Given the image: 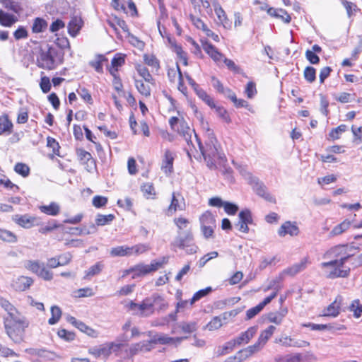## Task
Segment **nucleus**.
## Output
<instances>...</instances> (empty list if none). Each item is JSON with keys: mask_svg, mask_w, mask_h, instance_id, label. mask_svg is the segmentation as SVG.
Returning a JSON list of instances; mask_svg holds the SVG:
<instances>
[{"mask_svg": "<svg viewBox=\"0 0 362 362\" xmlns=\"http://www.w3.org/2000/svg\"><path fill=\"white\" fill-rule=\"evenodd\" d=\"M195 137L201 153L209 168H216L217 163H221L226 160L225 155L221 151L218 142L211 129L207 128L206 129V139L204 145L202 144L196 134Z\"/></svg>", "mask_w": 362, "mask_h": 362, "instance_id": "f257e3e1", "label": "nucleus"}, {"mask_svg": "<svg viewBox=\"0 0 362 362\" xmlns=\"http://www.w3.org/2000/svg\"><path fill=\"white\" fill-rule=\"evenodd\" d=\"M320 267L323 269L326 277L332 279L346 277L350 272V267L345 266L344 264H339L338 262L333 260L322 262Z\"/></svg>", "mask_w": 362, "mask_h": 362, "instance_id": "f03ea898", "label": "nucleus"}, {"mask_svg": "<svg viewBox=\"0 0 362 362\" xmlns=\"http://www.w3.org/2000/svg\"><path fill=\"white\" fill-rule=\"evenodd\" d=\"M351 247L347 245H338L331 247L323 255L324 259H330L337 261L339 264L345 262L352 257Z\"/></svg>", "mask_w": 362, "mask_h": 362, "instance_id": "7ed1b4c3", "label": "nucleus"}, {"mask_svg": "<svg viewBox=\"0 0 362 362\" xmlns=\"http://www.w3.org/2000/svg\"><path fill=\"white\" fill-rule=\"evenodd\" d=\"M168 262V257H163L160 259L153 260L150 264H144L143 263L138 264L132 267L134 271L133 279L147 275L151 272H156Z\"/></svg>", "mask_w": 362, "mask_h": 362, "instance_id": "20e7f679", "label": "nucleus"}, {"mask_svg": "<svg viewBox=\"0 0 362 362\" xmlns=\"http://www.w3.org/2000/svg\"><path fill=\"white\" fill-rule=\"evenodd\" d=\"M153 300L151 296L146 298L140 303H136L131 301L129 304V309L132 312L133 315L141 317H148L152 315L155 312L153 305Z\"/></svg>", "mask_w": 362, "mask_h": 362, "instance_id": "39448f33", "label": "nucleus"}, {"mask_svg": "<svg viewBox=\"0 0 362 362\" xmlns=\"http://www.w3.org/2000/svg\"><path fill=\"white\" fill-rule=\"evenodd\" d=\"M57 55L55 49L49 47L47 49H41L37 58V66L40 68L52 70L56 67L54 57Z\"/></svg>", "mask_w": 362, "mask_h": 362, "instance_id": "423d86ee", "label": "nucleus"}, {"mask_svg": "<svg viewBox=\"0 0 362 362\" xmlns=\"http://www.w3.org/2000/svg\"><path fill=\"white\" fill-rule=\"evenodd\" d=\"M4 328L11 329V325L18 324L22 327H28L29 321L17 309L4 317Z\"/></svg>", "mask_w": 362, "mask_h": 362, "instance_id": "0eeeda50", "label": "nucleus"}, {"mask_svg": "<svg viewBox=\"0 0 362 362\" xmlns=\"http://www.w3.org/2000/svg\"><path fill=\"white\" fill-rule=\"evenodd\" d=\"M28 327H22L18 324L11 325V329L4 328L8 337L16 344L21 343L24 339L25 331Z\"/></svg>", "mask_w": 362, "mask_h": 362, "instance_id": "6e6552de", "label": "nucleus"}, {"mask_svg": "<svg viewBox=\"0 0 362 362\" xmlns=\"http://www.w3.org/2000/svg\"><path fill=\"white\" fill-rule=\"evenodd\" d=\"M190 242H193V235L191 231H185L182 233H178V235L171 243V249L176 250V248L185 249Z\"/></svg>", "mask_w": 362, "mask_h": 362, "instance_id": "1a4fd4ad", "label": "nucleus"}, {"mask_svg": "<svg viewBox=\"0 0 362 362\" xmlns=\"http://www.w3.org/2000/svg\"><path fill=\"white\" fill-rule=\"evenodd\" d=\"M250 185L258 196L262 197L269 202H276V199L269 192H268L266 186L260 182L258 178L252 180Z\"/></svg>", "mask_w": 362, "mask_h": 362, "instance_id": "9d476101", "label": "nucleus"}, {"mask_svg": "<svg viewBox=\"0 0 362 362\" xmlns=\"http://www.w3.org/2000/svg\"><path fill=\"white\" fill-rule=\"evenodd\" d=\"M12 220L24 228H30L34 226H37V218L31 216L28 214L19 215L16 214L12 216Z\"/></svg>", "mask_w": 362, "mask_h": 362, "instance_id": "9b49d317", "label": "nucleus"}, {"mask_svg": "<svg viewBox=\"0 0 362 362\" xmlns=\"http://www.w3.org/2000/svg\"><path fill=\"white\" fill-rule=\"evenodd\" d=\"M257 326L250 327L245 332H241L238 337L233 338L236 346L248 344L257 334Z\"/></svg>", "mask_w": 362, "mask_h": 362, "instance_id": "f8f14e48", "label": "nucleus"}, {"mask_svg": "<svg viewBox=\"0 0 362 362\" xmlns=\"http://www.w3.org/2000/svg\"><path fill=\"white\" fill-rule=\"evenodd\" d=\"M308 264V259L305 257L300 262L296 263L292 266L285 269L281 274L280 278H284L286 275L294 276L301 271L304 270Z\"/></svg>", "mask_w": 362, "mask_h": 362, "instance_id": "ddd939ff", "label": "nucleus"}, {"mask_svg": "<svg viewBox=\"0 0 362 362\" xmlns=\"http://www.w3.org/2000/svg\"><path fill=\"white\" fill-rule=\"evenodd\" d=\"M185 199L180 194H176L173 193L171 203L168 209V214L169 215L173 214L177 210H185Z\"/></svg>", "mask_w": 362, "mask_h": 362, "instance_id": "4468645a", "label": "nucleus"}, {"mask_svg": "<svg viewBox=\"0 0 362 362\" xmlns=\"http://www.w3.org/2000/svg\"><path fill=\"white\" fill-rule=\"evenodd\" d=\"M33 284L32 278L21 276L13 281L12 287L17 291H24Z\"/></svg>", "mask_w": 362, "mask_h": 362, "instance_id": "2eb2a0df", "label": "nucleus"}, {"mask_svg": "<svg viewBox=\"0 0 362 362\" xmlns=\"http://www.w3.org/2000/svg\"><path fill=\"white\" fill-rule=\"evenodd\" d=\"M342 300V297L338 296L333 303H332L329 306L324 309L322 315L337 317L339 314Z\"/></svg>", "mask_w": 362, "mask_h": 362, "instance_id": "dca6fc26", "label": "nucleus"}, {"mask_svg": "<svg viewBox=\"0 0 362 362\" xmlns=\"http://www.w3.org/2000/svg\"><path fill=\"white\" fill-rule=\"evenodd\" d=\"M203 49L210 56V57L216 63L221 62L224 55L211 43L207 41L202 42Z\"/></svg>", "mask_w": 362, "mask_h": 362, "instance_id": "f3484780", "label": "nucleus"}, {"mask_svg": "<svg viewBox=\"0 0 362 362\" xmlns=\"http://www.w3.org/2000/svg\"><path fill=\"white\" fill-rule=\"evenodd\" d=\"M213 6L214 8L215 13L218 18L219 23L225 28H230V22L228 20L226 12L218 4V1H215L213 2Z\"/></svg>", "mask_w": 362, "mask_h": 362, "instance_id": "a211bd4d", "label": "nucleus"}, {"mask_svg": "<svg viewBox=\"0 0 362 362\" xmlns=\"http://www.w3.org/2000/svg\"><path fill=\"white\" fill-rule=\"evenodd\" d=\"M298 233V227L296 225V223H293L290 221H286L282 224L278 231V233L281 237H284L287 234L290 235L291 236H295L297 235Z\"/></svg>", "mask_w": 362, "mask_h": 362, "instance_id": "6ab92c4d", "label": "nucleus"}, {"mask_svg": "<svg viewBox=\"0 0 362 362\" xmlns=\"http://www.w3.org/2000/svg\"><path fill=\"white\" fill-rule=\"evenodd\" d=\"M173 153L170 151L166 150L165 151L164 158L161 166L162 170L166 175H168L173 172Z\"/></svg>", "mask_w": 362, "mask_h": 362, "instance_id": "aec40b11", "label": "nucleus"}, {"mask_svg": "<svg viewBox=\"0 0 362 362\" xmlns=\"http://www.w3.org/2000/svg\"><path fill=\"white\" fill-rule=\"evenodd\" d=\"M288 313L286 308H281L278 312H271L267 315V320L269 322L279 325L282 323L284 317Z\"/></svg>", "mask_w": 362, "mask_h": 362, "instance_id": "412c9836", "label": "nucleus"}, {"mask_svg": "<svg viewBox=\"0 0 362 362\" xmlns=\"http://www.w3.org/2000/svg\"><path fill=\"white\" fill-rule=\"evenodd\" d=\"M119 349L120 344L112 342L105 344L100 348L98 349L97 350H95V352L94 354L97 356H108L112 353V351H116Z\"/></svg>", "mask_w": 362, "mask_h": 362, "instance_id": "4be33fe9", "label": "nucleus"}, {"mask_svg": "<svg viewBox=\"0 0 362 362\" xmlns=\"http://www.w3.org/2000/svg\"><path fill=\"white\" fill-rule=\"evenodd\" d=\"M267 13L276 18L281 19L285 23H289L291 21V18L289 14L284 9L269 8L267 10Z\"/></svg>", "mask_w": 362, "mask_h": 362, "instance_id": "5701e85b", "label": "nucleus"}, {"mask_svg": "<svg viewBox=\"0 0 362 362\" xmlns=\"http://www.w3.org/2000/svg\"><path fill=\"white\" fill-rule=\"evenodd\" d=\"M39 209L43 214L49 216H55L60 212V206L57 202H51L49 205H42L39 206Z\"/></svg>", "mask_w": 362, "mask_h": 362, "instance_id": "b1692460", "label": "nucleus"}, {"mask_svg": "<svg viewBox=\"0 0 362 362\" xmlns=\"http://www.w3.org/2000/svg\"><path fill=\"white\" fill-rule=\"evenodd\" d=\"M237 346L233 339L230 341L226 342L222 346H218L215 349V354L216 356H221L226 355L230 352H231L235 347Z\"/></svg>", "mask_w": 362, "mask_h": 362, "instance_id": "393cba45", "label": "nucleus"}, {"mask_svg": "<svg viewBox=\"0 0 362 362\" xmlns=\"http://www.w3.org/2000/svg\"><path fill=\"white\" fill-rule=\"evenodd\" d=\"M177 131L179 134L184 137L185 140L187 142V144L192 142L191 135L192 133L194 132L189 128V127L184 120H182L179 122Z\"/></svg>", "mask_w": 362, "mask_h": 362, "instance_id": "a878e982", "label": "nucleus"}, {"mask_svg": "<svg viewBox=\"0 0 362 362\" xmlns=\"http://www.w3.org/2000/svg\"><path fill=\"white\" fill-rule=\"evenodd\" d=\"M276 330V327L269 325L267 329L262 330L258 337L257 341L262 346H264Z\"/></svg>", "mask_w": 362, "mask_h": 362, "instance_id": "bb28decb", "label": "nucleus"}, {"mask_svg": "<svg viewBox=\"0 0 362 362\" xmlns=\"http://www.w3.org/2000/svg\"><path fill=\"white\" fill-rule=\"evenodd\" d=\"M82 27V21L81 19L74 18L71 19L68 25V32L72 37L76 36Z\"/></svg>", "mask_w": 362, "mask_h": 362, "instance_id": "cd10ccee", "label": "nucleus"}, {"mask_svg": "<svg viewBox=\"0 0 362 362\" xmlns=\"http://www.w3.org/2000/svg\"><path fill=\"white\" fill-rule=\"evenodd\" d=\"M187 339V337H170L166 335H163L156 340L161 344H175V346L180 344L184 339Z\"/></svg>", "mask_w": 362, "mask_h": 362, "instance_id": "c85d7f7f", "label": "nucleus"}, {"mask_svg": "<svg viewBox=\"0 0 362 362\" xmlns=\"http://www.w3.org/2000/svg\"><path fill=\"white\" fill-rule=\"evenodd\" d=\"M17 21L16 17L0 10V24L3 26L10 27Z\"/></svg>", "mask_w": 362, "mask_h": 362, "instance_id": "c756f323", "label": "nucleus"}, {"mask_svg": "<svg viewBox=\"0 0 362 362\" xmlns=\"http://www.w3.org/2000/svg\"><path fill=\"white\" fill-rule=\"evenodd\" d=\"M13 124L8 116L0 117V135L3 134H9L11 133Z\"/></svg>", "mask_w": 362, "mask_h": 362, "instance_id": "7c9ffc66", "label": "nucleus"}, {"mask_svg": "<svg viewBox=\"0 0 362 362\" xmlns=\"http://www.w3.org/2000/svg\"><path fill=\"white\" fill-rule=\"evenodd\" d=\"M47 27L45 20L41 18H36L32 25V31L34 33H40L44 32Z\"/></svg>", "mask_w": 362, "mask_h": 362, "instance_id": "2f4dec72", "label": "nucleus"}, {"mask_svg": "<svg viewBox=\"0 0 362 362\" xmlns=\"http://www.w3.org/2000/svg\"><path fill=\"white\" fill-rule=\"evenodd\" d=\"M201 226H216V220L214 215L209 211H205L199 218Z\"/></svg>", "mask_w": 362, "mask_h": 362, "instance_id": "473e14b6", "label": "nucleus"}, {"mask_svg": "<svg viewBox=\"0 0 362 362\" xmlns=\"http://www.w3.org/2000/svg\"><path fill=\"white\" fill-rule=\"evenodd\" d=\"M351 226V222L348 220H345L341 223L337 225L333 228L332 231L330 232V235L332 236L339 235L346 230H347Z\"/></svg>", "mask_w": 362, "mask_h": 362, "instance_id": "72a5a7b5", "label": "nucleus"}, {"mask_svg": "<svg viewBox=\"0 0 362 362\" xmlns=\"http://www.w3.org/2000/svg\"><path fill=\"white\" fill-rule=\"evenodd\" d=\"M110 254L112 257L130 256L129 248L126 245L112 247L110 251Z\"/></svg>", "mask_w": 362, "mask_h": 362, "instance_id": "f704fd0d", "label": "nucleus"}, {"mask_svg": "<svg viewBox=\"0 0 362 362\" xmlns=\"http://www.w3.org/2000/svg\"><path fill=\"white\" fill-rule=\"evenodd\" d=\"M134 83L138 91L145 97H148L151 95V88L148 84L144 82L142 80L135 79Z\"/></svg>", "mask_w": 362, "mask_h": 362, "instance_id": "c9c22d12", "label": "nucleus"}, {"mask_svg": "<svg viewBox=\"0 0 362 362\" xmlns=\"http://www.w3.org/2000/svg\"><path fill=\"white\" fill-rule=\"evenodd\" d=\"M44 263L37 260H28L25 263V267L35 274H38Z\"/></svg>", "mask_w": 362, "mask_h": 362, "instance_id": "e433bc0d", "label": "nucleus"}, {"mask_svg": "<svg viewBox=\"0 0 362 362\" xmlns=\"http://www.w3.org/2000/svg\"><path fill=\"white\" fill-rule=\"evenodd\" d=\"M195 92L198 97L206 103L210 107H216L215 103L203 89L200 88H195Z\"/></svg>", "mask_w": 362, "mask_h": 362, "instance_id": "4c0bfd02", "label": "nucleus"}, {"mask_svg": "<svg viewBox=\"0 0 362 362\" xmlns=\"http://www.w3.org/2000/svg\"><path fill=\"white\" fill-rule=\"evenodd\" d=\"M168 76L170 81H175L177 78L179 83L182 86V75L178 64L176 65V69H169L168 71Z\"/></svg>", "mask_w": 362, "mask_h": 362, "instance_id": "58836bf2", "label": "nucleus"}, {"mask_svg": "<svg viewBox=\"0 0 362 362\" xmlns=\"http://www.w3.org/2000/svg\"><path fill=\"white\" fill-rule=\"evenodd\" d=\"M0 239L11 243H14L17 241V237L13 233L3 228H0Z\"/></svg>", "mask_w": 362, "mask_h": 362, "instance_id": "ea45409f", "label": "nucleus"}, {"mask_svg": "<svg viewBox=\"0 0 362 362\" xmlns=\"http://www.w3.org/2000/svg\"><path fill=\"white\" fill-rule=\"evenodd\" d=\"M179 327L183 332L188 334L195 332L198 328L197 322L195 321L182 322Z\"/></svg>", "mask_w": 362, "mask_h": 362, "instance_id": "a19ab883", "label": "nucleus"}, {"mask_svg": "<svg viewBox=\"0 0 362 362\" xmlns=\"http://www.w3.org/2000/svg\"><path fill=\"white\" fill-rule=\"evenodd\" d=\"M129 248L130 256L133 255H139L150 250V247L147 244H137L132 247H129Z\"/></svg>", "mask_w": 362, "mask_h": 362, "instance_id": "79ce46f5", "label": "nucleus"}, {"mask_svg": "<svg viewBox=\"0 0 362 362\" xmlns=\"http://www.w3.org/2000/svg\"><path fill=\"white\" fill-rule=\"evenodd\" d=\"M115 218L113 214L103 215L98 214L95 218V223L98 226H103L110 223Z\"/></svg>", "mask_w": 362, "mask_h": 362, "instance_id": "37998d69", "label": "nucleus"}, {"mask_svg": "<svg viewBox=\"0 0 362 362\" xmlns=\"http://www.w3.org/2000/svg\"><path fill=\"white\" fill-rule=\"evenodd\" d=\"M104 268V264L101 262H98L94 265L91 266L86 272L84 278H88L97 275L101 272Z\"/></svg>", "mask_w": 362, "mask_h": 362, "instance_id": "c03bdc74", "label": "nucleus"}, {"mask_svg": "<svg viewBox=\"0 0 362 362\" xmlns=\"http://www.w3.org/2000/svg\"><path fill=\"white\" fill-rule=\"evenodd\" d=\"M107 61V59L103 55H97L95 60L90 62V65L95 69L98 73H103V62Z\"/></svg>", "mask_w": 362, "mask_h": 362, "instance_id": "a18cd8bd", "label": "nucleus"}, {"mask_svg": "<svg viewBox=\"0 0 362 362\" xmlns=\"http://www.w3.org/2000/svg\"><path fill=\"white\" fill-rule=\"evenodd\" d=\"M212 288L211 287L209 286L206 287L204 289H201L198 291H197L192 298L190 299L189 305H192L196 301L200 300L201 298H204V296H207L210 292H211Z\"/></svg>", "mask_w": 362, "mask_h": 362, "instance_id": "49530a36", "label": "nucleus"}, {"mask_svg": "<svg viewBox=\"0 0 362 362\" xmlns=\"http://www.w3.org/2000/svg\"><path fill=\"white\" fill-rule=\"evenodd\" d=\"M52 317L49 319L48 322L49 325L56 324L62 316V310L59 307L54 305L51 307Z\"/></svg>", "mask_w": 362, "mask_h": 362, "instance_id": "de8ad7c7", "label": "nucleus"}, {"mask_svg": "<svg viewBox=\"0 0 362 362\" xmlns=\"http://www.w3.org/2000/svg\"><path fill=\"white\" fill-rule=\"evenodd\" d=\"M136 70L139 76L144 78L145 82L153 83V78L147 68L143 66H139Z\"/></svg>", "mask_w": 362, "mask_h": 362, "instance_id": "09e8293b", "label": "nucleus"}, {"mask_svg": "<svg viewBox=\"0 0 362 362\" xmlns=\"http://www.w3.org/2000/svg\"><path fill=\"white\" fill-rule=\"evenodd\" d=\"M153 305H157L159 310H165L168 307V303L159 295H153L151 296Z\"/></svg>", "mask_w": 362, "mask_h": 362, "instance_id": "8fccbe9b", "label": "nucleus"}, {"mask_svg": "<svg viewBox=\"0 0 362 362\" xmlns=\"http://www.w3.org/2000/svg\"><path fill=\"white\" fill-rule=\"evenodd\" d=\"M347 129V127L345 124H341L337 127L332 129L329 134V136L332 140H336L339 139L340 135L346 132Z\"/></svg>", "mask_w": 362, "mask_h": 362, "instance_id": "3c124183", "label": "nucleus"}, {"mask_svg": "<svg viewBox=\"0 0 362 362\" xmlns=\"http://www.w3.org/2000/svg\"><path fill=\"white\" fill-rule=\"evenodd\" d=\"M141 189L144 195L146 198L153 197L156 194V191H155L154 187L152 183H150V182L144 183L141 187Z\"/></svg>", "mask_w": 362, "mask_h": 362, "instance_id": "603ef678", "label": "nucleus"}, {"mask_svg": "<svg viewBox=\"0 0 362 362\" xmlns=\"http://www.w3.org/2000/svg\"><path fill=\"white\" fill-rule=\"evenodd\" d=\"M0 2L6 8L16 13L21 10V6L16 0H0Z\"/></svg>", "mask_w": 362, "mask_h": 362, "instance_id": "864d4df0", "label": "nucleus"}, {"mask_svg": "<svg viewBox=\"0 0 362 362\" xmlns=\"http://www.w3.org/2000/svg\"><path fill=\"white\" fill-rule=\"evenodd\" d=\"M14 170L16 171V173L22 175L24 177L28 176L30 173L29 167L26 164L22 163H18L17 164H16L14 167Z\"/></svg>", "mask_w": 362, "mask_h": 362, "instance_id": "5fc2aeb1", "label": "nucleus"}, {"mask_svg": "<svg viewBox=\"0 0 362 362\" xmlns=\"http://www.w3.org/2000/svg\"><path fill=\"white\" fill-rule=\"evenodd\" d=\"M222 325L221 317L216 316L206 325V328L210 331H214L218 329Z\"/></svg>", "mask_w": 362, "mask_h": 362, "instance_id": "6e6d98bb", "label": "nucleus"}, {"mask_svg": "<svg viewBox=\"0 0 362 362\" xmlns=\"http://www.w3.org/2000/svg\"><path fill=\"white\" fill-rule=\"evenodd\" d=\"M238 219L242 221V222L247 224V226L248 224L252 223V217L251 212L249 209H245L241 211L239 213Z\"/></svg>", "mask_w": 362, "mask_h": 362, "instance_id": "4d7b16f0", "label": "nucleus"}, {"mask_svg": "<svg viewBox=\"0 0 362 362\" xmlns=\"http://www.w3.org/2000/svg\"><path fill=\"white\" fill-rule=\"evenodd\" d=\"M276 344H281L285 347H292L293 338L286 334H282L280 337L276 338L274 340Z\"/></svg>", "mask_w": 362, "mask_h": 362, "instance_id": "13d9d810", "label": "nucleus"}, {"mask_svg": "<svg viewBox=\"0 0 362 362\" xmlns=\"http://www.w3.org/2000/svg\"><path fill=\"white\" fill-rule=\"evenodd\" d=\"M77 155L81 161L87 163L90 162V164H94V160L92 158L91 154L89 152L83 149H79L77 151Z\"/></svg>", "mask_w": 362, "mask_h": 362, "instance_id": "bf43d9fd", "label": "nucleus"}, {"mask_svg": "<svg viewBox=\"0 0 362 362\" xmlns=\"http://www.w3.org/2000/svg\"><path fill=\"white\" fill-rule=\"evenodd\" d=\"M315 69L312 66H307L304 70V77L310 83H312L315 80Z\"/></svg>", "mask_w": 362, "mask_h": 362, "instance_id": "052dcab7", "label": "nucleus"}, {"mask_svg": "<svg viewBox=\"0 0 362 362\" xmlns=\"http://www.w3.org/2000/svg\"><path fill=\"white\" fill-rule=\"evenodd\" d=\"M74 230L78 231L77 233L78 235H89L96 233L97 228L94 224L92 223L91 225H90L88 228L83 227L82 228H80L76 227Z\"/></svg>", "mask_w": 362, "mask_h": 362, "instance_id": "680f3d73", "label": "nucleus"}, {"mask_svg": "<svg viewBox=\"0 0 362 362\" xmlns=\"http://www.w3.org/2000/svg\"><path fill=\"white\" fill-rule=\"evenodd\" d=\"M350 310L354 312V316L359 317L362 314V305L358 300H354L350 305Z\"/></svg>", "mask_w": 362, "mask_h": 362, "instance_id": "e2e57ef3", "label": "nucleus"}, {"mask_svg": "<svg viewBox=\"0 0 362 362\" xmlns=\"http://www.w3.org/2000/svg\"><path fill=\"white\" fill-rule=\"evenodd\" d=\"M262 310H263V308H262V305H260L259 304L257 305L256 306H255L252 308H250L246 312V318L245 319L247 320H249L254 318Z\"/></svg>", "mask_w": 362, "mask_h": 362, "instance_id": "0e129e2a", "label": "nucleus"}, {"mask_svg": "<svg viewBox=\"0 0 362 362\" xmlns=\"http://www.w3.org/2000/svg\"><path fill=\"white\" fill-rule=\"evenodd\" d=\"M107 203V198L103 196H95L93 198L92 204L96 208L105 206Z\"/></svg>", "mask_w": 362, "mask_h": 362, "instance_id": "69168bd1", "label": "nucleus"}, {"mask_svg": "<svg viewBox=\"0 0 362 362\" xmlns=\"http://www.w3.org/2000/svg\"><path fill=\"white\" fill-rule=\"evenodd\" d=\"M337 180V177L336 175L332 174L326 175L323 177H320L317 179V182L321 186H323L325 185H329L330 183L336 182Z\"/></svg>", "mask_w": 362, "mask_h": 362, "instance_id": "338daca9", "label": "nucleus"}, {"mask_svg": "<svg viewBox=\"0 0 362 362\" xmlns=\"http://www.w3.org/2000/svg\"><path fill=\"white\" fill-rule=\"evenodd\" d=\"M223 207L228 215H235L238 210V206L236 204L228 202H225Z\"/></svg>", "mask_w": 362, "mask_h": 362, "instance_id": "774afa93", "label": "nucleus"}]
</instances>
